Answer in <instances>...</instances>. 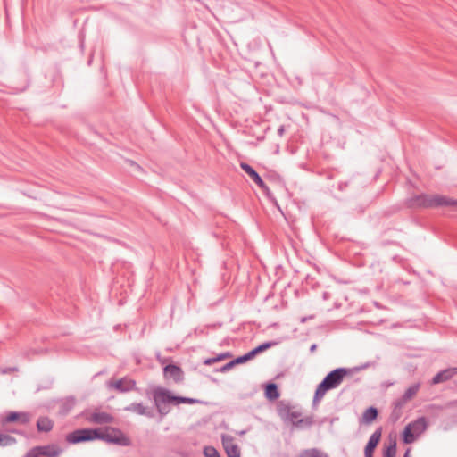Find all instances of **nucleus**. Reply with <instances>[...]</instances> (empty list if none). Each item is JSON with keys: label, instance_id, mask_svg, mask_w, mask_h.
I'll return each instance as SVG.
<instances>
[{"label": "nucleus", "instance_id": "1", "mask_svg": "<svg viewBox=\"0 0 457 457\" xmlns=\"http://www.w3.org/2000/svg\"><path fill=\"white\" fill-rule=\"evenodd\" d=\"M94 439H102L121 446L131 445V440L120 429L115 428H109L106 433L92 428L77 429L66 436V441L70 444H78Z\"/></svg>", "mask_w": 457, "mask_h": 457}, {"label": "nucleus", "instance_id": "2", "mask_svg": "<svg viewBox=\"0 0 457 457\" xmlns=\"http://www.w3.org/2000/svg\"><path fill=\"white\" fill-rule=\"evenodd\" d=\"M405 204L411 209H428L443 206L457 207V200L437 194H420L412 195L406 199Z\"/></svg>", "mask_w": 457, "mask_h": 457}, {"label": "nucleus", "instance_id": "3", "mask_svg": "<svg viewBox=\"0 0 457 457\" xmlns=\"http://www.w3.org/2000/svg\"><path fill=\"white\" fill-rule=\"evenodd\" d=\"M349 374H351V370L346 368H337L327 374L315 390L313 403L320 402L328 391L337 388L344 378Z\"/></svg>", "mask_w": 457, "mask_h": 457}, {"label": "nucleus", "instance_id": "4", "mask_svg": "<svg viewBox=\"0 0 457 457\" xmlns=\"http://www.w3.org/2000/svg\"><path fill=\"white\" fill-rule=\"evenodd\" d=\"M153 399L157 411L162 416L168 414L170 409L167 406L170 403L175 405V395H172L170 391L162 388L156 387L153 390Z\"/></svg>", "mask_w": 457, "mask_h": 457}, {"label": "nucleus", "instance_id": "5", "mask_svg": "<svg viewBox=\"0 0 457 457\" xmlns=\"http://www.w3.org/2000/svg\"><path fill=\"white\" fill-rule=\"evenodd\" d=\"M428 428V421L425 417H420L409 423L403 432V441L405 444L413 443L418 436Z\"/></svg>", "mask_w": 457, "mask_h": 457}, {"label": "nucleus", "instance_id": "6", "mask_svg": "<svg viewBox=\"0 0 457 457\" xmlns=\"http://www.w3.org/2000/svg\"><path fill=\"white\" fill-rule=\"evenodd\" d=\"M420 388V383H414L410 386L403 395L394 402V411H401L418 394Z\"/></svg>", "mask_w": 457, "mask_h": 457}, {"label": "nucleus", "instance_id": "7", "mask_svg": "<svg viewBox=\"0 0 457 457\" xmlns=\"http://www.w3.org/2000/svg\"><path fill=\"white\" fill-rule=\"evenodd\" d=\"M29 421V415L27 412L10 411L0 418V424L5 426L8 423H18L25 425Z\"/></svg>", "mask_w": 457, "mask_h": 457}, {"label": "nucleus", "instance_id": "8", "mask_svg": "<svg viewBox=\"0 0 457 457\" xmlns=\"http://www.w3.org/2000/svg\"><path fill=\"white\" fill-rule=\"evenodd\" d=\"M87 420L90 423H93V424L104 425V424L112 423L114 420V418L112 414H110L108 412L96 411H93L92 413H90L87 417Z\"/></svg>", "mask_w": 457, "mask_h": 457}, {"label": "nucleus", "instance_id": "9", "mask_svg": "<svg viewBox=\"0 0 457 457\" xmlns=\"http://www.w3.org/2000/svg\"><path fill=\"white\" fill-rule=\"evenodd\" d=\"M221 442L228 457H240L238 446L234 443L232 436L223 435Z\"/></svg>", "mask_w": 457, "mask_h": 457}, {"label": "nucleus", "instance_id": "10", "mask_svg": "<svg viewBox=\"0 0 457 457\" xmlns=\"http://www.w3.org/2000/svg\"><path fill=\"white\" fill-rule=\"evenodd\" d=\"M164 377L179 383L183 380V371L180 367L175 364H168L163 369Z\"/></svg>", "mask_w": 457, "mask_h": 457}, {"label": "nucleus", "instance_id": "11", "mask_svg": "<svg viewBox=\"0 0 457 457\" xmlns=\"http://www.w3.org/2000/svg\"><path fill=\"white\" fill-rule=\"evenodd\" d=\"M240 167L251 178V179L262 189H268V187L266 186L261 176L255 171V170L251 165L245 162H241Z\"/></svg>", "mask_w": 457, "mask_h": 457}, {"label": "nucleus", "instance_id": "12", "mask_svg": "<svg viewBox=\"0 0 457 457\" xmlns=\"http://www.w3.org/2000/svg\"><path fill=\"white\" fill-rule=\"evenodd\" d=\"M381 428H378L370 436L369 441L364 448L365 457H372L373 452L381 438Z\"/></svg>", "mask_w": 457, "mask_h": 457}, {"label": "nucleus", "instance_id": "13", "mask_svg": "<svg viewBox=\"0 0 457 457\" xmlns=\"http://www.w3.org/2000/svg\"><path fill=\"white\" fill-rule=\"evenodd\" d=\"M109 386L115 388L120 393H125L133 390L136 387V381L123 378L113 383H110Z\"/></svg>", "mask_w": 457, "mask_h": 457}, {"label": "nucleus", "instance_id": "14", "mask_svg": "<svg viewBox=\"0 0 457 457\" xmlns=\"http://www.w3.org/2000/svg\"><path fill=\"white\" fill-rule=\"evenodd\" d=\"M124 410L127 411L135 412L138 415H143V416H146L149 418L154 417L153 411L148 407H145V405H143V403H132L129 406H126L124 408Z\"/></svg>", "mask_w": 457, "mask_h": 457}, {"label": "nucleus", "instance_id": "15", "mask_svg": "<svg viewBox=\"0 0 457 457\" xmlns=\"http://www.w3.org/2000/svg\"><path fill=\"white\" fill-rule=\"evenodd\" d=\"M40 450L42 456L45 457H58L62 453V448L57 445H47L37 446Z\"/></svg>", "mask_w": 457, "mask_h": 457}, {"label": "nucleus", "instance_id": "16", "mask_svg": "<svg viewBox=\"0 0 457 457\" xmlns=\"http://www.w3.org/2000/svg\"><path fill=\"white\" fill-rule=\"evenodd\" d=\"M454 375V370H452V369H446V370H441L440 372L436 373L432 380H431V384L432 385H436V384H440V383H443V382H446L448 380H450Z\"/></svg>", "mask_w": 457, "mask_h": 457}, {"label": "nucleus", "instance_id": "17", "mask_svg": "<svg viewBox=\"0 0 457 457\" xmlns=\"http://www.w3.org/2000/svg\"><path fill=\"white\" fill-rule=\"evenodd\" d=\"M54 422L48 417H39L37 421V428L39 432L47 433L53 429Z\"/></svg>", "mask_w": 457, "mask_h": 457}, {"label": "nucleus", "instance_id": "18", "mask_svg": "<svg viewBox=\"0 0 457 457\" xmlns=\"http://www.w3.org/2000/svg\"><path fill=\"white\" fill-rule=\"evenodd\" d=\"M265 396L269 400H276L279 397V391L275 383H269L265 387Z\"/></svg>", "mask_w": 457, "mask_h": 457}, {"label": "nucleus", "instance_id": "19", "mask_svg": "<svg viewBox=\"0 0 457 457\" xmlns=\"http://www.w3.org/2000/svg\"><path fill=\"white\" fill-rule=\"evenodd\" d=\"M378 415V410L375 407L371 406L365 410V411L362 414V420L365 423L369 424L371 423L374 420H376Z\"/></svg>", "mask_w": 457, "mask_h": 457}, {"label": "nucleus", "instance_id": "20", "mask_svg": "<svg viewBox=\"0 0 457 457\" xmlns=\"http://www.w3.org/2000/svg\"><path fill=\"white\" fill-rule=\"evenodd\" d=\"M292 411L293 408L288 403L280 402L278 405V413L284 420L287 419Z\"/></svg>", "mask_w": 457, "mask_h": 457}, {"label": "nucleus", "instance_id": "21", "mask_svg": "<svg viewBox=\"0 0 457 457\" xmlns=\"http://www.w3.org/2000/svg\"><path fill=\"white\" fill-rule=\"evenodd\" d=\"M302 413L299 411L293 410L287 420H289L293 425L299 426L303 423L304 420L301 418Z\"/></svg>", "mask_w": 457, "mask_h": 457}, {"label": "nucleus", "instance_id": "22", "mask_svg": "<svg viewBox=\"0 0 457 457\" xmlns=\"http://www.w3.org/2000/svg\"><path fill=\"white\" fill-rule=\"evenodd\" d=\"M396 454V441L393 439L384 450L383 457H395Z\"/></svg>", "mask_w": 457, "mask_h": 457}, {"label": "nucleus", "instance_id": "23", "mask_svg": "<svg viewBox=\"0 0 457 457\" xmlns=\"http://www.w3.org/2000/svg\"><path fill=\"white\" fill-rule=\"evenodd\" d=\"M229 357H231V354L228 352L223 353L217 355L216 357L205 359L204 361V365H212L217 361H220L229 358Z\"/></svg>", "mask_w": 457, "mask_h": 457}, {"label": "nucleus", "instance_id": "24", "mask_svg": "<svg viewBox=\"0 0 457 457\" xmlns=\"http://www.w3.org/2000/svg\"><path fill=\"white\" fill-rule=\"evenodd\" d=\"M16 439L9 435L0 433V446H8L13 445Z\"/></svg>", "mask_w": 457, "mask_h": 457}, {"label": "nucleus", "instance_id": "25", "mask_svg": "<svg viewBox=\"0 0 457 457\" xmlns=\"http://www.w3.org/2000/svg\"><path fill=\"white\" fill-rule=\"evenodd\" d=\"M199 401L195 398L185 397V396H175V405H179L180 403H188L194 404L198 403Z\"/></svg>", "mask_w": 457, "mask_h": 457}, {"label": "nucleus", "instance_id": "26", "mask_svg": "<svg viewBox=\"0 0 457 457\" xmlns=\"http://www.w3.org/2000/svg\"><path fill=\"white\" fill-rule=\"evenodd\" d=\"M277 343L274 341L265 342L258 345L257 347L253 348L254 353L257 355L260 353H262L263 351L270 348L271 346L275 345Z\"/></svg>", "mask_w": 457, "mask_h": 457}, {"label": "nucleus", "instance_id": "27", "mask_svg": "<svg viewBox=\"0 0 457 457\" xmlns=\"http://www.w3.org/2000/svg\"><path fill=\"white\" fill-rule=\"evenodd\" d=\"M300 457H326L323 456L317 449L304 451Z\"/></svg>", "mask_w": 457, "mask_h": 457}, {"label": "nucleus", "instance_id": "28", "mask_svg": "<svg viewBox=\"0 0 457 457\" xmlns=\"http://www.w3.org/2000/svg\"><path fill=\"white\" fill-rule=\"evenodd\" d=\"M204 454L205 457H217L220 455L218 451L213 446H205L204 448Z\"/></svg>", "mask_w": 457, "mask_h": 457}, {"label": "nucleus", "instance_id": "29", "mask_svg": "<svg viewBox=\"0 0 457 457\" xmlns=\"http://www.w3.org/2000/svg\"><path fill=\"white\" fill-rule=\"evenodd\" d=\"M23 457H42L41 452L37 446L31 448Z\"/></svg>", "mask_w": 457, "mask_h": 457}, {"label": "nucleus", "instance_id": "30", "mask_svg": "<svg viewBox=\"0 0 457 457\" xmlns=\"http://www.w3.org/2000/svg\"><path fill=\"white\" fill-rule=\"evenodd\" d=\"M235 366V362L234 361H231L228 363H226L225 365H223L222 367H220L218 371L220 372H227L230 369H232L233 367Z\"/></svg>", "mask_w": 457, "mask_h": 457}, {"label": "nucleus", "instance_id": "31", "mask_svg": "<svg viewBox=\"0 0 457 457\" xmlns=\"http://www.w3.org/2000/svg\"><path fill=\"white\" fill-rule=\"evenodd\" d=\"M14 371H18L17 367H9V368H4V369H0V373H2V374H8V373L14 372Z\"/></svg>", "mask_w": 457, "mask_h": 457}, {"label": "nucleus", "instance_id": "32", "mask_svg": "<svg viewBox=\"0 0 457 457\" xmlns=\"http://www.w3.org/2000/svg\"><path fill=\"white\" fill-rule=\"evenodd\" d=\"M233 361L235 362V365L245 363V361H247V360H246L245 355L239 356V357L234 359Z\"/></svg>", "mask_w": 457, "mask_h": 457}, {"label": "nucleus", "instance_id": "33", "mask_svg": "<svg viewBox=\"0 0 457 457\" xmlns=\"http://www.w3.org/2000/svg\"><path fill=\"white\" fill-rule=\"evenodd\" d=\"M246 358L247 361L253 359L254 356H256V354L254 353V351L253 349L251 350L250 352H248L247 353L244 354Z\"/></svg>", "mask_w": 457, "mask_h": 457}, {"label": "nucleus", "instance_id": "34", "mask_svg": "<svg viewBox=\"0 0 457 457\" xmlns=\"http://www.w3.org/2000/svg\"><path fill=\"white\" fill-rule=\"evenodd\" d=\"M285 133V126L284 125H281L279 126V128L278 129V135L279 137H282Z\"/></svg>", "mask_w": 457, "mask_h": 457}, {"label": "nucleus", "instance_id": "35", "mask_svg": "<svg viewBox=\"0 0 457 457\" xmlns=\"http://www.w3.org/2000/svg\"><path fill=\"white\" fill-rule=\"evenodd\" d=\"M316 349H317V345H316V344H313V345H311V347H310V352H311V353H314V352L316 351Z\"/></svg>", "mask_w": 457, "mask_h": 457}, {"label": "nucleus", "instance_id": "36", "mask_svg": "<svg viewBox=\"0 0 457 457\" xmlns=\"http://www.w3.org/2000/svg\"><path fill=\"white\" fill-rule=\"evenodd\" d=\"M410 452H411V450L407 449L405 453H404V455H403V457H410Z\"/></svg>", "mask_w": 457, "mask_h": 457}]
</instances>
